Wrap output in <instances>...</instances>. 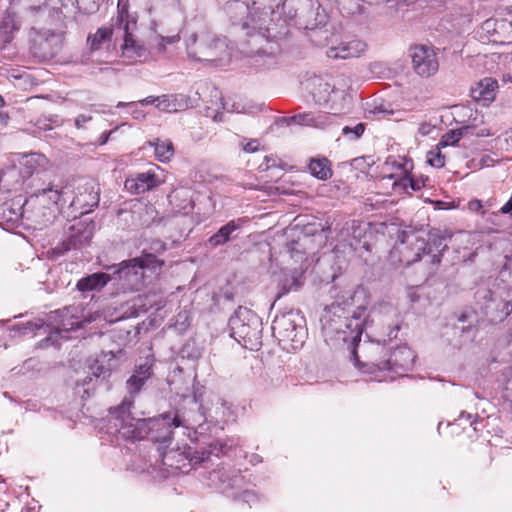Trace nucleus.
<instances>
[{"mask_svg":"<svg viewBox=\"0 0 512 512\" xmlns=\"http://www.w3.org/2000/svg\"><path fill=\"white\" fill-rule=\"evenodd\" d=\"M369 300L363 288L343 291L336 299L325 307L321 316L322 333L325 341L333 346H347L350 359L363 373L371 375V379L381 382L394 379L385 373L403 376L413 367L415 354L406 345L396 347L393 351H385L384 359H373L365 362L359 360L357 346L367 319Z\"/></svg>","mask_w":512,"mask_h":512,"instance_id":"f257e3e1","label":"nucleus"},{"mask_svg":"<svg viewBox=\"0 0 512 512\" xmlns=\"http://www.w3.org/2000/svg\"><path fill=\"white\" fill-rule=\"evenodd\" d=\"M49 12L59 22L55 28L37 29L36 27H31L28 32L30 52L40 61L51 60L61 51L67 32L63 13L58 10Z\"/></svg>","mask_w":512,"mask_h":512,"instance_id":"f03ea898","label":"nucleus"},{"mask_svg":"<svg viewBox=\"0 0 512 512\" xmlns=\"http://www.w3.org/2000/svg\"><path fill=\"white\" fill-rule=\"evenodd\" d=\"M131 407H123V404L109 409V429L114 430L124 440H141L150 434L151 429H158L163 420L160 415L148 419H136L131 416Z\"/></svg>","mask_w":512,"mask_h":512,"instance_id":"7ed1b4c3","label":"nucleus"},{"mask_svg":"<svg viewBox=\"0 0 512 512\" xmlns=\"http://www.w3.org/2000/svg\"><path fill=\"white\" fill-rule=\"evenodd\" d=\"M230 335L242 347L258 350L262 344V321L252 310L239 306L230 317Z\"/></svg>","mask_w":512,"mask_h":512,"instance_id":"20e7f679","label":"nucleus"},{"mask_svg":"<svg viewBox=\"0 0 512 512\" xmlns=\"http://www.w3.org/2000/svg\"><path fill=\"white\" fill-rule=\"evenodd\" d=\"M71 194L72 191L66 185L48 183L32 193L26 200L25 205L43 209L41 212L43 219L39 223L47 225L56 218L57 213L68 203Z\"/></svg>","mask_w":512,"mask_h":512,"instance_id":"39448f33","label":"nucleus"},{"mask_svg":"<svg viewBox=\"0 0 512 512\" xmlns=\"http://www.w3.org/2000/svg\"><path fill=\"white\" fill-rule=\"evenodd\" d=\"M188 57L195 61L217 63L229 56L224 39L210 33L192 34L186 40Z\"/></svg>","mask_w":512,"mask_h":512,"instance_id":"423d86ee","label":"nucleus"},{"mask_svg":"<svg viewBox=\"0 0 512 512\" xmlns=\"http://www.w3.org/2000/svg\"><path fill=\"white\" fill-rule=\"evenodd\" d=\"M272 332L279 341L290 343L293 349H297L305 337L303 317L293 310L277 315L272 322Z\"/></svg>","mask_w":512,"mask_h":512,"instance_id":"0eeeda50","label":"nucleus"},{"mask_svg":"<svg viewBox=\"0 0 512 512\" xmlns=\"http://www.w3.org/2000/svg\"><path fill=\"white\" fill-rule=\"evenodd\" d=\"M117 21L124 32L123 44L121 45L123 54L128 58H141L146 56V47L135 35L137 30V16L129 12L127 4L118 2Z\"/></svg>","mask_w":512,"mask_h":512,"instance_id":"6e6552de","label":"nucleus"},{"mask_svg":"<svg viewBox=\"0 0 512 512\" xmlns=\"http://www.w3.org/2000/svg\"><path fill=\"white\" fill-rule=\"evenodd\" d=\"M248 43L251 49L246 53L253 64L258 67H270L275 64V56L280 51L277 42L270 40L264 34L256 33L250 36Z\"/></svg>","mask_w":512,"mask_h":512,"instance_id":"1a4fd4ad","label":"nucleus"},{"mask_svg":"<svg viewBox=\"0 0 512 512\" xmlns=\"http://www.w3.org/2000/svg\"><path fill=\"white\" fill-rule=\"evenodd\" d=\"M190 407L161 414L162 425L174 424L175 427H184L186 429H196L201 427L206 421L207 416L201 410L200 405L195 399L189 402Z\"/></svg>","mask_w":512,"mask_h":512,"instance_id":"9d476101","label":"nucleus"},{"mask_svg":"<svg viewBox=\"0 0 512 512\" xmlns=\"http://www.w3.org/2000/svg\"><path fill=\"white\" fill-rule=\"evenodd\" d=\"M94 223L92 221H76L68 227L66 238L54 249V253L62 255L71 249H80L88 245L94 234Z\"/></svg>","mask_w":512,"mask_h":512,"instance_id":"9b49d317","label":"nucleus"},{"mask_svg":"<svg viewBox=\"0 0 512 512\" xmlns=\"http://www.w3.org/2000/svg\"><path fill=\"white\" fill-rule=\"evenodd\" d=\"M147 255L145 258H133L123 261L119 264V268L115 272L123 285L130 290H139L143 286L144 273L143 270L148 266L147 260L151 258Z\"/></svg>","mask_w":512,"mask_h":512,"instance_id":"f8f14e48","label":"nucleus"},{"mask_svg":"<svg viewBox=\"0 0 512 512\" xmlns=\"http://www.w3.org/2000/svg\"><path fill=\"white\" fill-rule=\"evenodd\" d=\"M426 244L425 239L412 233L405 234L399 243L394 246L393 254H400L399 262L409 266L424 257Z\"/></svg>","mask_w":512,"mask_h":512,"instance_id":"ddd939ff","label":"nucleus"},{"mask_svg":"<svg viewBox=\"0 0 512 512\" xmlns=\"http://www.w3.org/2000/svg\"><path fill=\"white\" fill-rule=\"evenodd\" d=\"M413 69L421 77L428 78L439 69V61L434 49L427 45H417L411 48Z\"/></svg>","mask_w":512,"mask_h":512,"instance_id":"4468645a","label":"nucleus"},{"mask_svg":"<svg viewBox=\"0 0 512 512\" xmlns=\"http://www.w3.org/2000/svg\"><path fill=\"white\" fill-rule=\"evenodd\" d=\"M153 363L151 360H146L143 364L135 366L132 375L126 381L127 396L123 399L121 404L123 407H132L136 395L142 390L146 381L153 375Z\"/></svg>","mask_w":512,"mask_h":512,"instance_id":"2eb2a0df","label":"nucleus"},{"mask_svg":"<svg viewBox=\"0 0 512 512\" xmlns=\"http://www.w3.org/2000/svg\"><path fill=\"white\" fill-rule=\"evenodd\" d=\"M452 234L447 231L433 229L428 233V238L425 239V252L424 257L427 262L433 266H438L441 262L443 253L447 250V240L450 239Z\"/></svg>","mask_w":512,"mask_h":512,"instance_id":"dca6fc26","label":"nucleus"},{"mask_svg":"<svg viewBox=\"0 0 512 512\" xmlns=\"http://www.w3.org/2000/svg\"><path fill=\"white\" fill-rule=\"evenodd\" d=\"M99 188L93 182L86 183L84 191L70 198L69 208L73 213L88 214L99 204Z\"/></svg>","mask_w":512,"mask_h":512,"instance_id":"f3484780","label":"nucleus"},{"mask_svg":"<svg viewBox=\"0 0 512 512\" xmlns=\"http://www.w3.org/2000/svg\"><path fill=\"white\" fill-rule=\"evenodd\" d=\"M210 484L220 489L223 493L241 487L243 477L239 471L230 467H221L209 473Z\"/></svg>","mask_w":512,"mask_h":512,"instance_id":"a211bd4d","label":"nucleus"},{"mask_svg":"<svg viewBox=\"0 0 512 512\" xmlns=\"http://www.w3.org/2000/svg\"><path fill=\"white\" fill-rule=\"evenodd\" d=\"M76 312L77 308L74 306L65 307L62 310H57L53 312V314L55 315L54 318H59V324L58 327L51 331L50 335L43 340L46 343V345H48L49 343L54 345L57 336L60 335L62 332L67 333L69 331L76 330L80 327V320L78 319V317L75 316Z\"/></svg>","mask_w":512,"mask_h":512,"instance_id":"6ab92c4d","label":"nucleus"},{"mask_svg":"<svg viewBox=\"0 0 512 512\" xmlns=\"http://www.w3.org/2000/svg\"><path fill=\"white\" fill-rule=\"evenodd\" d=\"M159 176L149 170L136 174L134 177L127 178L124 183L125 189L131 194H143L160 185Z\"/></svg>","mask_w":512,"mask_h":512,"instance_id":"aec40b11","label":"nucleus"},{"mask_svg":"<svg viewBox=\"0 0 512 512\" xmlns=\"http://www.w3.org/2000/svg\"><path fill=\"white\" fill-rule=\"evenodd\" d=\"M246 223L247 218L233 219L221 226L212 236L209 237L207 243L212 248L222 246L229 241L234 240L237 237L235 234L239 231Z\"/></svg>","mask_w":512,"mask_h":512,"instance_id":"412c9836","label":"nucleus"},{"mask_svg":"<svg viewBox=\"0 0 512 512\" xmlns=\"http://www.w3.org/2000/svg\"><path fill=\"white\" fill-rule=\"evenodd\" d=\"M226 448V444L214 441L209 443L206 447H201L199 449L188 447L184 454L189 462L194 466L208 461L212 455L219 457L221 454H225L227 452Z\"/></svg>","mask_w":512,"mask_h":512,"instance_id":"4be33fe9","label":"nucleus"},{"mask_svg":"<svg viewBox=\"0 0 512 512\" xmlns=\"http://www.w3.org/2000/svg\"><path fill=\"white\" fill-rule=\"evenodd\" d=\"M497 88L498 82L491 77H486L471 88L470 94L473 100L487 106L494 101Z\"/></svg>","mask_w":512,"mask_h":512,"instance_id":"5701e85b","label":"nucleus"},{"mask_svg":"<svg viewBox=\"0 0 512 512\" xmlns=\"http://www.w3.org/2000/svg\"><path fill=\"white\" fill-rule=\"evenodd\" d=\"M289 122L314 128H325L331 124V116L323 112H304L289 118Z\"/></svg>","mask_w":512,"mask_h":512,"instance_id":"b1692460","label":"nucleus"},{"mask_svg":"<svg viewBox=\"0 0 512 512\" xmlns=\"http://www.w3.org/2000/svg\"><path fill=\"white\" fill-rule=\"evenodd\" d=\"M366 47L367 45L360 40L343 42L337 47L330 48L328 56L341 59L359 57L366 50Z\"/></svg>","mask_w":512,"mask_h":512,"instance_id":"393cba45","label":"nucleus"},{"mask_svg":"<svg viewBox=\"0 0 512 512\" xmlns=\"http://www.w3.org/2000/svg\"><path fill=\"white\" fill-rule=\"evenodd\" d=\"M112 27H100L94 34H90L87 38V45L91 54L102 49L109 50L112 47Z\"/></svg>","mask_w":512,"mask_h":512,"instance_id":"a878e982","label":"nucleus"},{"mask_svg":"<svg viewBox=\"0 0 512 512\" xmlns=\"http://www.w3.org/2000/svg\"><path fill=\"white\" fill-rule=\"evenodd\" d=\"M110 279L111 277L106 273H93L78 280L76 287L81 292L100 290Z\"/></svg>","mask_w":512,"mask_h":512,"instance_id":"bb28decb","label":"nucleus"},{"mask_svg":"<svg viewBox=\"0 0 512 512\" xmlns=\"http://www.w3.org/2000/svg\"><path fill=\"white\" fill-rule=\"evenodd\" d=\"M114 359L113 352H103L101 358L96 359L95 364L90 367L91 374L96 380H104L110 376L113 365L110 363Z\"/></svg>","mask_w":512,"mask_h":512,"instance_id":"cd10ccee","label":"nucleus"},{"mask_svg":"<svg viewBox=\"0 0 512 512\" xmlns=\"http://www.w3.org/2000/svg\"><path fill=\"white\" fill-rule=\"evenodd\" d=\"M147 145L154 148L155 158L162 163L169 162L174 156L175 150L173 143L170 140L156 138L148 141Z\"/></svg>","mask_w":512,"mask_h":512,"instance_id":"c85d7f7f","label":"nucleus"},{"mask_svg":"<svg viewBox=\"0 0 512 512\" xmlns=\"http://www.w3.org/2000/svg\"><path fill=\"white\" fill-rule=\"evenodd\" d=\"M397 167L401 171L400 172L401 177L398 181L394 182L395 187L401 186L405 190L407 189V187H410L413 191H418L421 189L422 185L410 176V170L413 167V164L411 161L402 159V162L398 163Z\"/></svg>","mask_w":512,"mask_h":512,"instance_id":"c756f323","label":"nucleus"},{"mask_svg":"<svg viewBox=\"0 0 512 512\" xmlns=\"http://www.w3.org/2000/svg\"><path fill=\"white\" fill-rule=\"evenodd\" d=\"M310 173L319 180H327L332 176L330 161L325 158H312L308 165Z\"/></svg>","mask_w":512,"mask_h":512,"instance_id":"7c9ffc66","label":"nucleus"},{"mask_svg":"<svg viewBox=\"0 0 512 512\" xmlns=\"http://www.w3.org/2000/svg\"><path fill=\"white\" fill-rule=\"evenodd\" d=\"M471 127L466 125L462 126L456 130H451L444 134L438 144V146L446 147L449 145H455L459 142L461 138L468 135Z\"/></svg>","mask_w":512,"mask_h":512,"instance_id":"2f4dec72","label":"nucleus"},{"mask_svg":"<svg viewBox=\"0 0 512 512\" xmlns=\"http://www.w3.org/2000/svg\"><path fill=\"white\" fill-rule=\"evenodd\" d=\"M44 325L45 322L42 319L37 318L23 324H15L10 328V331L19 335H26L28 333L35 332L36 330L44 327Z\"/></svg>","mask_w":512,"mask_h":512,"instance_id":"473e14b6","label":"nucleus"},{"mask_svg":"<svg viewBox=\"0 0 512 512\" xmlns=\"http://www.w3.org/2000/svg\"><path fill=\"white\" fill-rule=\"evenodd\" d=\"M174 424L161 425L158 429H151L152 440L166 444L172 439Z\"/></svg>","mask_w":512,"mask_h":512,"instance_id":"72a5a7b5","label":"nucleus"},{"mask_svg":"<svg viewBox=\"0 0 512 512\" xmlns=\"http://www.w3.org/2000/svg\"><path fill=\"white\" fill-rule=\"evenodd\" d=\"M21 28L19 19L14 14H8L1 23V29L5 34H9L12 37L15 32H18Z\"/></svg>","mask_w":512,"mask_h":512,"instance_id":"f704fd0d","label":"nucleus"},{"mask_svg":"<svg viewBox=\"0 0 512 512\" xmlns=\"http://www.w3.org/2000/svg\"><path fill=\"white\" fill-rule=\"evenodd\" d=\"M303 243L301 239L292 241L287 245V252L295 262H301L305 258V252L303 251Z\"/></svg>","mask_w":512,"mask_h":512,"instance_id":"c9c22d12","label":"nucleus"},{"mask_svg":"<svg viewBox=\"0 0 512 512\" xmlns=\"http://www.w3.org/2000/svg\"><path fill=\"white\" fill-rule=\"evenodd\" d=\"M220 412L222 421H229L234 415L232 405L224 400H219L215 406V414L218 415Z\"/></svg>","mask_w":512,"mask_h":512,"instance_id":"e433bc0d","label":"nucleus"},{"mask_svg":"<svg viewBox=\"0 0 512 512\" xmlns=\"http://www.w3.org/2000/svg\"><path fill=\"white\" fill-rule=\"evenodd\" d=\"M364 131V123H358L354 127L345 126L342 128V134L352 141L358 140L363 135Z\"/></svg>","mask_w":512,"mask_h":512,"instance_id":"4c0bfd02","label":"nucleus"},{"mask_svg":"<svg viewBox=\"0 0 512 512\" xmlns=\"http://www.w3.org/2000/svg\"><path fill=\"white\" fill-rule=\"evenodd\" d=\"M171 98L172 96L168 95L157 97V108L167 112L176 111V107L174 104H172Z\"/></svg>","mask_w":512,"mask_h":512,"instance_id":"58836bf2","label":"nucleus"},{"mask_svg":"<svg viewBox=\"0 0 512 512\" xmlns=\"http://www.w3.org/2000/svg\"><path fill=\"white\" fill-rule=\"evenodd\" d=\"M232 496L240 501L251 504L258 501L257 495L251 490H243L239 493H233Z\"/></svg>","mask_w":512,"mask_h":512,"instance_id":"ea45409f","label":"nucleus"},{"mask_svg":"<svg viewBox=\"0 0 512 512\" xmlns=\"http://www.w3.org/2000/svg\"><path fill=\"white\" fill-rule=\"evenodd\" d=\"M242 150L246 153H254L259 150L260 143L257 139L243 138L240 141Z\"/></svg>","mask_w":512,"mask_h":512,"instance_id":"a19ab883","label":"nucleus"},{"mask_svg":"<svg viewBox=\"0 0 512 512\" xmlns=\"http://www.w3.org/2000/svg\"><path fill=\"white\" fill-rule=\"evenodd\" d=\"M428 163L433 167L441 168L445 165V158L439 151L438 152L431 151L429 153Z\"/></svg>","mask_w":512,"mask_h":512,"instance_id":"79ce46f5","label":"nucleus"},{"mask_svg":"<svg viewBox=\"0 0 512 512\" xmlns=\"http://www.w3.org/2000/svg\"><path fill=\"white\" fill-rule=\"evenodd\" d=\"M92 120V117L89 116V115H85V114H80L78 115L76 118H75V126L78 128V129H81L84 127V125L91 121Z\"/></svg>","mask_w":512,"mask_h":512,"instance_id":"37998d69","label":"nucleus"},{"mask_svg":"<svg viewBox=\"0 0 512 512\" xmlns=\"http://www.w3.org/2000/svg\"><path fill=\"white\" fill-rule=\"evenodd\" d=\"M472 414L470 413H466V412H462L458 418L457 421H459V424L462 423V421H469L470 422V425L473 426V425H476L477 424V419H474L473 421H471L472 419Z\"/></svg>","mask_w":512,"mask_h":512,"instance_id":"c03bdc74","label":"nucleus"},{"mask_svg":"<svg viewBox=\"0 0 512 512\" xmlns=\"http://www.w3.org/2000/svg\"><path fill=\"white\" fill-rule=\"evenodd\" d=\"M368 349L372 355L382 354L385 351V348L379 344H371L368 346Z\"/></svg>","mask_w":512,"mask_h":512,"instance_id":"a18cd8bd","label":"nucleus"},{"mask_svg":"<svg viewBox=\"0 0 512 512\" xmlns=\"http://www.w3.org/2000/svg\"><path fill=\"white\" fill-rule=\"evenodd\" d=\"M432 130V126L428 123H423L418 129V133L422 136L428 135Z\"/></svg>","mask_w":512,"mask_h":512,"instance_id":"49530a36","label":"nucleus"},{"mask_svg":"<svg viewBox=\"0 0 512 512\" xmlns=\"http://www.w3.org/2000/svg\"><path fill=\"white\" fill-rule=\"evenodd\" d=\"M161 40L167 44H174L180 40L179 34L163 37L161 36Z\"/></svg>","mask_w":512,"mask_h":512,"instance_id":"de8ad7c7","label":"nucleus"},{"mask_svg":"<svg viewBox=\"0 0 512 512\" xmlns=\"http://www.w3.org/2000/svg\"><path fill=\"white\" fill-rule=\"evenodd\" d=\"M114 133V130H110V131H105L104 133L101 134L100 138H99V144L100 145H105L110 136Z\"/></svg>","mask_w":512,"mask_h":512,"instance_id":"09e8293b","label":"nucleus"},{"mask_svg":"<svg viewBox=\"0 0 512 512\" xmlns=\"http://www.w3.org/2000/svg\"><path fill=\"white\" fill-rule=\"evenodd\" d=\"M500 212L502 214L512 213V196L510 199L501 207Z\"/></svg>","mask_w":512,"mask_h":512,"instance_id":"8fccbe9b","label":"nucleus"},{"mask_svg":"<svg viewBox=\"0 0 512 512\" xmlns=\"http://www.w3.org/2000/svg\"><path fill=\"white\" fill-rule=\"evenodd\" d=\"M501 312L504 314V316L510 315V313L512 312V302L511 301L505 302Z\"/></svg>","mask_w":512,"mask_h":512,"instance_id":"3c124183","label":"nucleus"},{"mask_svg":"<svg viewBox=\"0 0 512 512\" xmlns=\"http://www.w3.org/2000/svg\"><path fill=\"white\" fill-rule=\"evenodd\" d=\"M399 330H400V326L395 325L392 329H390L389 333L387 334L388 338L389 339L396 338Z\"/></svg>","mask_w":512,"mask_h":512,"instance_id":"603ef678","label":"nucleus"},{"mask_svg":"<svg viewBox=\"0 0 512 512\" xmlns=\"http://www.w3.org/2000/svg\"><path fill=\"white\" fill-rule=\"evenodd\" d=\"M493 133L490 131V129H481L479 130L477 133H476V136L477 137H488V136H492Z\"/></svg>","mask_w":512,"mask_h":512,"instance_id":"864d4df0","label":"nucleus"},{"mask_svg":"<svg viewBox=\"0 0 512 512\" xmlns=\"http://www.w3.org/2000/svg\"><path fill=\"white\" fill-rule=\"evenodd\" d=\"M155 101L157 102V98H154V97H152V96H149V97H147V98H145V99L141 100V101H140V103H141V104H144V105H148V104H152V103H154Z\"/></svg>","mask_w":512,"mask_h":512,"instance_id":"5fc2aeb1","label":"nucleus"},{"mask_svg":"<svg viewBox=\"0 0 512 512\" xmlns=\"http://www.w3.org/2000/svg\"><path fill=\"white\" fill-rule=\"evenodd\" d=\"M261 461H262V458H261L259 455H257V454H253V455L251 456L250 462H251L253 465L258 464V463H260Z\"/></svg>","mask_w":512,"mask_h":512,"instance_id":"6e6d98bb","label":"nucleus"},{"mask_svg":"<svg viewBox=\"0 0 512 512\" xmlns=\"http://www.w3.org/2000/svg\"><path fill=\"white\" fill-rule=\"evenodd\" d=\"M498 27L501 28V29H504L508 26H512L511 22H507V21H500L498 24Z\"/></svg>","mask_w":512,"mask_h":512,"instance_id":"4d7b16f0","label":"nucleus"},{"mask_svg":"<svg viewBox=\"0 0 512 512\" xmlns=\"http://www.w3.org/2000/svg\"><path fill=\"white\" fill-rule=\"evenodd\" d=\"M125 106H136V102H130V103H126V102H118L117 104V107L120 108V107H125Z\"/></svg>","mask_w":512,"mask_h":512,"instance_id":"13d9d810","label":"nucleus"},{"mask_svg":"<svg viewBox=\"0 0 512 512\" xmlns=\"http://www.w3.org/2000/svg\"><path fill=\"white\" fill-rule=\"evenodd\" d=\"M15 172H16V170H15L14 168H13V169H11V170H9L8 172H2V173L0 174V181H2L3 177H4V176H6L7 174H9V173H15Z\"/></svg>","mask_w":512,"mask_h":512,"instance_id":"bf43d9fd","label":"nucleus"},{"mask_svg":"<svg viewBox=\"0 0 512 512\" xmlns=\"http://www.w3.org/2000/svg\"><path fill=\"white\" fill-rule=\"evenodd\" d=\"M505 258H506V265H511L512 264V254L506 255Z\"/></svg>","mask_w":512,"mask_h":512,"instance_id":"052dcab7","label":"nucleus"},{"mask_svg":"<svg viewBox=\"0 0 512 512\" xmlns=\"http://www.w3.org/2000/svg\"><path fill=\"white\" fill-rule=\"evenodd\" d=\"M0 120H1V122L6 123L8 120V116L0 113Z\"/></svg>","mask_w":512,"mask_h":512,"instance_id":"680f3d73","label":"nucleus"},{"mask_svg":"<svg viewBox=\"0 0 512 512\" xmlns=\"http://www.w3.org/2000/svg\"><path fill=\"white\" fill-rule=\"evenodd\" d=\"M119 215L120 216H122V215H129L131 218L133 217L132 213L129 212V211H120Z\"/></svg>","mask_w":512,"mask_h":512,"instance_id":"e2e57ef3","label":"nucleus"},{"mask_svg":"<svg viewBox=\"0 0 512 512\" xmlns=\"http://www.w3.org/2000/svg\"><path fill=\"white\" fill-rule=\"evenodd\" d=\"M39 128L42 129V130H50L51 127L47 124H44V125H39Z\"/></svg>","mask_w":512,"mask_h":512,"instance_id":"0e129e2a","label":"nucleus"},{"mask_svg":"<svg viewBox=\"0 0 512 512\" xmlns=\"http://www.w3.org/2000/svg\"><path fill=\"white\" fill-rule=\"evenodd\" d=\"M376 4H384V3H388L390 2L391 0H373Z\"/></svg>","mask_w":512,"mask_h":512,"instance_id":"69168bd1","label":"nucleus"},{"mask_svg":"<svg viewBox=\"0 0 512 512\" xmlns=\"http://www.w3.org/2000/svg\"><path fill=\"white\" fill-rule=\"evenodd\" d=\"M322 86L324 87L325 92H329L331 86L328 83H324Z\"/></svg>","mask_w":512,"mask_h":512,"instance_id":"338daca9","label":"nucleus"},{"mask_svg":"<svg viewBox=\"0 0 512 512\" xmlns=\"http://www.w3.org/2000/svg\"><path fill=\"white\" fill-rule=\"evenodd\" d=\"M237 9L245 10V11H246V10H247V7H246V6H244L242 3H238V4H237Z\"/></svg>","mask_w":512,"mask_h":512,"instance_id":"774afa93","label":"nucleus"}]
</instances>
